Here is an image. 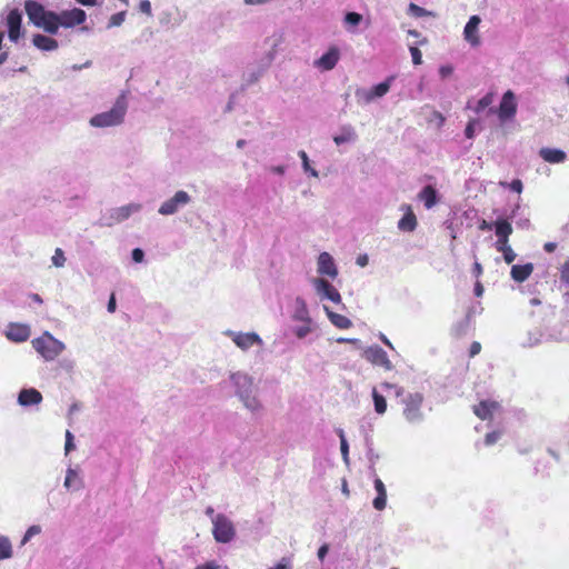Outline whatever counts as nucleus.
Wrapping results in <instances>:
<instances>
[{
    "mask_svg": "<svg viewBox=\"0 0 569 569\" xmlns=\"http://www.w3.org/2000/svg\"><path fill=\"white\" fill-rule=\"evenodd\" d=\"M229 379L234 388V395L242 406L253 416H261L264 406L259 398V390L252 376L244 371L231 372Z\"/></svg>",
    "mask_w": 569,
    "mask_h": 569,
    "instance_id": "nucleus-1",
    "label": "nucleus"
},
{
    "mask_svg": "<svg viewBox=\"0 0 569 569\" xmlns=\"http://www.w3.org/2000/svg\"><path fill=\"white\" fill-rule=\"evenodd\" d=\"M128 111L126 93H121L114 101L111 109L97 113L90 118L89 124L93 128L106 129L121 126Z\"/></svg>",
    "mask_w": 569,
    "mask_h": 569,
    "instance_id": "nucleus-2",
    "label": "nucleus"
},
{
    "mask_svg": "<svg viewBox=\"0 0 569 569\" xmlns=\"http://www.w3.org/2000/svg\"><path fill=\"white\" fill-rule=\"evenodd\" d=\"M24 9L29 21L37 28L42 29L49 34L58 33L59 20L57 12L47 10L41 3L33 0L26 1Z\"/></svg>",
    "mask_w": 569,
    "mask_h": 569,
    "instance_id": "nucleus-3",
    "label": "nucleus"
},
{
    "mask_svg": "<svg viewBox=\"0 0 569 569\" xmlns=\"http://www.w3.org/2000/svg\"><path fill=\"white\" fill-rule=\"evenodd\" d=\"M36 352L47 362L54 361L64 350L66 345L51 332L44 331L41 336L31 340Z\"/></svg>",
    "mask_w": 569,
    "mask_h": 569,
    "instance_id": "nucleus-4",
    "label": "nucleus"
},
{
    "mask_svg": "<svg viewBox=\"0 0 569 569\" xmlns=\"http://www.w3.org/2000/svg\"><path fill=\"white\" fill-rule=\"evenodd\" d=\"M425 397L421 392H408L401 399L402 416L412 426L423 422L426 416L422 409Z\"/></svg>",
    "mask_w": 569,
    "mask_h": 569,
    "instance_id": "nucleus-5",
    "label": "nucleus"
},
{
    "mask_svg": "<svg viewBox=\"0 0 569 569\" xmlns=\"http://www.w3.org/2000/svg\"><path fill=\"white\" fill-rule=\"evenodd\" d=\"M142 209L141 203L131 202L121 207L111 209L107 216L101 218V224L111 227L129 219L132 214L140 212Z\"/></svg>",
    "mask_w": 569,
    "mask_h": 569,
    "instance_id": "nucleus-6",
    "label": "nucleus"
},
{
    "mask_svg": "<svg viewBox=\"0 0 569 569\" xmlns=\"http://www.w3.org/2000/svg\"><path fill=\"white\" fill-rule=\"evenodd\" d=\"M310 283L321 301L329 300L336 305L342 302L340 292L328 279L312 278Z\"/></svg>",
    "mask_w": 569,
    "mask_h": 569,
    "instance_id": "nucleus-7",
    "label": "nucleus"
},
{
    "mask_svg": "<svg viewBox=\"0 0 569 569\" xmlns=\"http://www.w3.org/2000/svg\"><path fill=\"white\" fill-rule=\"evenodd\" d=\"M191 202V196L184 190H178L171 198L164 200L158 213L161 216H173Z\"/></svg>",
    "mask_w": 569,
    "mask_h": 569,
    "instance_id": "nucleus-8",
    "label": "nucleus"
},
{
    "mask_svg": "<svg viewBox=\"0 0 569 569\" xmlns=\"http://www.w3.org/2000/svg\"><path fill=\"white\" fill-rule=\"evenodd\" d=\"M213 525V537L218 542L228 543L230 542L234 536V527L232 522L222 513H219L212 519Z\"/></svg>",
    "mask_w": 569,
    "mask_h": 569,
    "instance_id": "nucleus-9",
    "label": "nucleus"
},
{
    "mask_svg": "<svg viewBox=\"0 0 569 569\" xmlns=\"http://www.w3.org/2000/svg\"><path fill=\"white\" fill-rule=\"evenodd\" d=\"M223 335L229 337L241 351H248L254 346H263V340L257 332L226 330Z\"/></svg>",
    "mask_w": 569,
    "mask_h": 569,
    "instance_id": "nucleus-10",
    "label": "nucleus"
},
{
    "mask_svg": "<svg viewBox=\"0 0 569 569\" xmlns=\"http://www.w3.org/2000/svg\"><path fill=\"white\" fill-rule=\"evenodd\" d=\"M317 272L320 276L319 278H329L335 280L339 270L336 264L333 257L329 252H321L317 258Z\"/></svg>",
    "mask_w": 569,
    "mask_h": 569,
    "instance_id": "nucleus-11",
    "label": "nucleus"
},
{
    "mask_svg": "<svg viewBox=\"0 0 569 569\" xmlns=\"http://www.w3.org/2000/svg\"><path fill=\"white\" fill-rule=\"evenodd\" d=\"M6 338L14 343H22L29 340L31 327L28 323L9 322L4 330Z\"/></svg>",
    "mask_w": 569,
    "mask_h": 569,
    "instance_id": "nucleus-12",
    "label": "nucleus"
},
{
    "mask_svg": "<svg viewBox=\"0 0 569 569\" xmlns=\"http://www.w3.org/2000/svg\"><path fill=\"white\" fill-rule=\"evenodd\" d=\"M363 357L367 361L375 366H380L390 371L393 369L387 352L379 346H370L363 351Z\"/></svg>",
    "mask_w": 569,
    "mask_h": 569,
    "instance_id": "nucleus-13",
    "label": "nucleus"
},
{
    "mask_svg": "<svg viewBox=\"0 0 569 569\" xmlns=\"http://www.w3.org/2000/svg\"><path fill=\"white\" fill-rule=\"evenodd\" d=\"M86 19L87 13L82 9L73 8L71 10H63L58 13V27L73 28L76 26L82 24Z\"/></svg>",
    "mask_w": 569,
    "mask_h": 569,
    "instance_id": "nucleus-14",
    "label": "nucleus"
},
{
    "mask_svg": "<svg viewBox=\"0 0 569 569\" xmlns=\"http://www.w3.org/2000/svg\"><path fill=\"white\" fill-rule=\"evenodd\" d=\"M517 112L516 96L511 90L503 93L500 101L498 117L501 121L511 119Z\"/></svg>",
    "mask_w": 569,
    "mask_h": 569,
    "instance_id": "nucleus-15",
    "label": "nucleus"
},
{
    "mask_svg": "<svg viewBox=\"0 0 569 569\" xmlns=\"http://www.w3.org/2000/svg\"><path fill=\"white\" fill-rule=\"evenodd\" d=\"M340 60V50L332 46L319 59L313 61V67L321 71L332 70Z\"/></svg>",
    "mask_w": 569,
    "mask_h": 569,
    "instance_id": "nucleus-16",
    "label": "nucleus"
},
{
    "mask_svg": "<svg viewBox=\"0 0 569 569\" xmlns=\"http://www.w3.org/2000/svg\"><path fill=\"white\" fill-rule=\"evenodd\" d=\"M22 14L18 9H12L7 16L8 37L12 42H17L21 37Z\"/></svg>",
    "mask_w": 569,
    "mask_h": 569,
    "instance_id": "nucleus-17",
    "label": "nucleus"
},
{
    "mask_svg": "<svg viewBox=\"0 0 569 569\" xmlns=\"http://www.w3.org/2000/svg\"><path fill=\"white\" fill-rule=\"evenodd\" d=\"M480 22L479 16H471L463 28V38L471 47L480 44V37L478 34Z\"/></svg>",
    "mask_w": 569,
    "mask_h": 569,
    "instance_id": "nucleus-18",
    "label": "nucleus"
},
{
    "mask_svg": "<svg viewBox=\"0 0 569 569\" xmlns=\"http://www.w3.org/2000/svg\"><path fill=\"white\" fill-rule=\"evenodd\" d=\"M400 210L403 212L402 218L398 221L397 227L402 232H412L418 226L417 217L410 204H401Z\"/></svg>",
    "mask_w": 569,
    "mask_h": 569,
    "instance_id": "nucleus-19",
    "label": "nucleus"
},
{
    "mask_svg": "<svg viewBox=\"0 0 569 569\" xmlns=\"http://www.w3.org/2000/svg\"><path fill=\"white\" fill-rule=\"evenodd\" d=\"M63 487L68 491H80L84 488V479L79 468L69 467L66 470Z\"/></svg>",
    "mask_w": 569,
    "mask_h": 569,
    "instance_id": "nucleus-20",
    "label": "nucleus"
},
{
    "mask_svg": "<svg viewBox=\"0 0 569 569\" xmlns=\"http://www.w3.org/2000/svg\"><path fill=\"white\" fill-rule=\"evenodd\" d=\"M42 401V395L34 388H24L18 395V403L22 407L39 405Z\"/></svg>",
    "mask_w": 569,
    "mask_h": 569,
    "instance_id": "nucleus-21",
    "label": "nucleus"
},
{
    "mask_svg": "<svg viewBox=\"0 0 569 569\" xmlns=\"http://www.w3.org/2000/svg\"><path fill=\"white\" fill-rule=\"evenodd\" d=\"M358 140L356 129L351 124H343L340 127L339 132L333 136V142L337 146L346 143H355Z\"/></svg>",
    "mask_w": 569,
    "mask_h": 569,
    "instance_id": "nucleus-22",
    "label": "nucleus"
},
{
    "mask_svg": "<svg viewBox=\"0 0 569 569\" xmlns=\"http://www.w3.org/2000/svg\"><path fill=\"white\" fill-rule=\"evenodd\" d=\"M293 321L299 322H311L313 321L310 317V312L307 306V302L303 298L297 297L295 299V309L291 316Z\"/></svg>",
    "mask_w": 569,
    "mask_h": 569,
    "instance_id": "nucleus-23",
    "label": "nucleus"
},
{
    "mask_svg": "<svg viewBox=\"0 0 569 569\" xmlns=\"http://www.w3.org/2000/svg\"><path fill=\"white\" fill-rule=\"evenodd\" d=\"M273 59H274V51L267 52L264 54V57L261 59V61L259 62L258 68L256 70L249 72L248 81L251 83L257 81L264 73V71L271 66Z\"/></svg>",
    "mask_w": 569,
    "mask_h": 569,
    "instance_id": "nucleus-24",
    "label": "nucleus"
},
{
    "mask_svg": "<svg viewBox=\"0 0 569 569\" xmlns=\"http://www.w3.org/2000/svg\"><path fill=\"white\" fill-rule=\"evenodd\" d=\"M32 44L42 51H54L59 47L56 39L40 33L32 37Z\"/></svg>",
    "mask_w": 569,
    "mask_h": 569,
    "instance_id": "nucleus-25",
    "label": "nucleus"
},
{
    "mask_svg": "<svg viewBox=\"0 0 569 569\" xmlns=\"http://www.w3.org/2000/svg\"><path fill=\"white\" fill-rule=\"evenodd\" d=\"M539 156L549 163H562L567 159L565 151L555 148H541Z\"/></svg>",
    "mask_w": 569,
    "mask_h": 569,
    "instance_id": "nucleus-26",
    "label": "nucleus"
},
{
    "mask_svg": "<svg viewBox=\"0 0 569 569\" xmlns=\"http://www.w3.org/2000/svg\"><path fill=\"white\" fill-rule=\"evenodd\" d=\"M418 199L423 202L427 209H431L438 202L437 190L430 184L425 186L418 193Z\"/></svg>",
    "mask_w": 569,
    "mask_h": 569,
    "instance_id": "nucleus-27",
    "label": "nucleus"
},
{
    "mask_svg": "<svg viewBox=\"0 0 569 569\" xmlns=\"http://www.w3.org/2000/svg\"><path fill=\"white\" fill-rule=\"evenodd\" d=\"M533 271V264L528 262L525 264H513L511 268V278L517 282L526 281Z\"/></svg>",
    "mask_w": 569,
    "mask_h": 569,
    "instance_id": "nucleus-28",
    "label": "nucleus"
},
{
    "mask_svg": "<svg viewBox=\"0 0 569 569\" xmlns=\"http://www.w3.org/2000/svg\"><path fill=\"white\" fill-rule=\"evenodd\" d=\"M373 483H375V489L378 493V496L372 501L373 508L377 510H383L386 508V503H387L386 487L380 478H376Z\"/></svg>",
    "mask_w": 569,
    "mask_h": 569,
    "instance_id": "nucleus-29",
    "label": "nucleus"
},
{
    "mask_svg": "<svg viewBox=\"0 0 569 569\" xmlns=\"http://www.w3.org/2000/svg\"><path fill=\"white\" fill-rule=\"evenodd\" d=\"M498 408V403L495 401H481L478 406L473 407V412L477 417L482 420L489 419L492 412Z\"/></svg>",
    "mask_w": 569,
    "mask_h": 569,
    "instance_id": "nucleus-30",
    "label": "nucleus"
},
{
    "mask_svg": "<svg viewBox=\"0 0 569 569\" xmlns=\"http://www.w3.org/2000/svg\"><path fill=\"white\" fill-rule=\"evenodd\" d=\"M323 310L335 327L339 329H348L352 326V322L349 318L333 312L329 307L323 306Z\"/></svg>",
    "mask_w": 569,
    "mask_h": 569,
    "instance_id": "nucleus-31",
    "label": "nucleus"
},
{
    "mask_svg": "<svg viewBox=\"0 0 569 569\" xmlns=\"http://www.w3.org/2000/svg\"><path fill=\"white\" fill-rule=\"evenodd\" d=\"M393 81H395V76H390L385 81L370 88L373 98L378 99V98H382L383 96H386L389 92L390 87Z\"/></svg>",
    "mask_w": 569,
    "mask_h": 569,
    "instance_id": "nucleus-32",
    "label": "nucleus"
},
{
    "mask_svg": "<svg viewBox=\"0 0 569 569\" xmlns=\"http://www.w3.org/2000/svg\"><path fill=\"white\" fill-rule=\"evenodd\" d=\"M495 231L497 237L508 238L512 233L513 229L508 219H498L495 222Z\"/></svg>",
    "mask_w": 569,
    "mask_h": 569,
    "instance_id": "nucleus-33",
    "label": "nucleus"
},
{
    "mask_svg": "<svg viewBox=\"0 0 569 569\" xmlns=\"http://www.w3.org/2000/svg\"><path fill=\"white\" fill-rule=\"evenodd\" d=\"M316 328L315 321L311 322H302L301 326H296L292 328V332L298 339H303L308 335H310Z\"/></svg>",
    "mask_w": 569,
    "mask_h": 569,
    "instance_id": "nucleus-34",
    "label": "nucleus"
},
{
    "mask_svg": "<svg viewBox=\"0 0 569 569\" xmlns=\"http://www.w3.org/2000/svg\"><path fill=\"white\" fill-rule=\"evenodd\" d=\"M372 399L375 405V411L378 415H383L387 410V401L386 398L380 395L376 388L372 389Z\"/></svg>",
    "mask_w": 569,
    "mask_h": 569,
    "instance_id": "nucleus-35",
    "label": "nucleus"
},
{
    "mask_svg": "<svg viewBox=\"0 0 569 569\" xmlns=\"http://www.w3.org/2000/svg\"><path fill=\"white\" fill-rule=\"evenodd\" d=\"M298 156L301 159V164H302L303 171L306 173H308L310 177L318 178L319 177V172L313 167H311L310 160H309V157H308L307 152L303 151V150H300L298 152Z\"/></svg>",
    "mask_w": 569,
    "mask_h": 569,
    "instance_id": "nucleus-36",
    "label": "nucleus"
},
{
    "mask_svg": "<svg viewBox=\"0 0 569 569\" xmlns=\"http://www.w3.org/2000/svg\"><path fill=\"white\" fill-rule=\"evenodd\" d=\"M542 333L539 330L529 331L521 342L522 347L532 348L541 342Z\"/></svg>",
    "mask_w": 569,
    "mask_h": 569,
    "instance_id": "nucleus-37",
    "label": "nucleus"
},
{
    "mask_svg": "<svg viewBox=\"0 0 569 569\" xmlns=\"http://www.w3.org/2000/svg\"><path fill=\"white\" fill-rule=\"evenodd\" d=\"M12 557V545L8 537L0 536V560Z\"/></svg>",
    "mask_w": 569,
    "mask_h": 569,
    "instance_id": "nucleus-38",
    "label": "nucleus"
},
{
    "mask_svg": "<svg viewBox=\"0 0 569 569\" xmlns=\"http://www.w3.org/2000/svg\"><path fill=\"white\" fill-rule=\"evenodd\" d=\"M362 21V16L358 12H348L345 16L343 22L348 30L356 28Z\"/></svg>",
    "mask_w": 569,
    "mask_h": 569,
    "instance_id": "nucleus-39",
    "label": "nucleus"
},
{
    "mask_svg": "<svg viewBox=\"0 0 569 569\" xmlns=\"http://www.w3.org/2000/svg\"><path fill=\"white\" fill-rule=\"evenodd\" d=\"M337 435L340 439V451L342 459L346 463H349V445L345 436V431L342 429H337Z\"/></svg>",
    "mask_w": 569,
    "mask_h": 569,
    "instance_id": "nucleus-40",
    "label": "nucleus"
},
{
    "mask_svg": "<svg viewBox=\"0 0 569 569\" xmlns=\"http://www.w3.org/2000/svg\"><path fill=\"white\" fill-rule=\"evenodd\" d=\"M355 94H356L358 102H360V103L368 104L375 100L371 89L358 88L356 90Z\"/></svg>",
    "mask_w": 569,
    "mask_h": 569,
    "instance_id": "nucleus-41",
    "label": "nucleus"
},
{
    "mask_svg": "<svg viewBox=\"0 0 569 569\" xmlns=\"http://www.w3.org/2000/svg\"><path fill=\"white\" fill-rule=\"evenodd\" d=\"M408 13L416 18H422L432 14L430 11L412 2L408 6Z\"/></svg>",
    "mask_w": 569,
    "mask_h": 569,
    "instance_id": "nucleus-42",
    "label": "nucleus"
},
{
    "mask_svg": "<svg viewBox=\"0 0 569 569\" xmlns=\"http://www.w3.org/2000/svg\"><path fill=\"white\" fill-rule=\"evenodd\" d=\"M124 20H126V11L114 13L110 17L107 28L110 29L113 27H119L124 22Z\"/></svg>",
    "mask_w": 569,
    "mask_h": 569,
    "instance_id": "nucleus-43",
    "label": "nucleus"
},
{
    "mask_svg": "<svg viewBox=\"0 0 569 569\" xmlns=\"http://www.w3.org/2000/svg\"><path fill=\"white\" fill-rule=\"evenodd\" d=\"M470 322V313L466 318L453 327L456 336H463L467 333Z\"/></svg>",
    "mask_w": 569,
    "mask_h": 569,
    "instance_id": "nucleus-44",
    "label": "nucleus"
},
{
    "mask_svg": "<svg viewBox=\"0 0 569 569\" xmlns=\"http://www.w3.org/2000/svg\"><path fill=\"white\" fill-rule=\"evenodd\" d=\"M64 252L61 248L54 250V254L51 258L52 264L57 268H62L66 263Z\"/></svg>",
    "mask_w": 569,
    "mask_h": 569,
    "instance_id": "nucleus-45",
    "label": "nucleus"
},
{
    "mask_svg": "<svg viewBox=\"0 0 569 569\" xmlns=\"http://www.w3.org/2000/svg\"><path fill=\"white\" fill-rule=\"evenodd\" d=\"M492 103V94L488 93L485 97H482L480 100H478L477 106L475 107V111L477 113L482 112L487 107H489Z\"/></svg>",
    "mask_w": 569,
    "mask_h": 569,
    "instance_id": "nucleus-46",
    "label": "nucleus"
},
{
    "mask_svg": "<svg viewBox=\"0 0 569 569\" xmlns=\"http://www.w3.org/2000/svg\"><path fill=\"white\" fill-rule=\"evenodd\" d=\"M41 532V527L38 525L30 526L21 540V545H26L32 537Z\"/></svg>",
    "mask_w": 569,
    "mask_h": 569,
    "instance_id": "nucleus-47",
    "label": "nucleus"
},
{
    "mask_svg": "<svg viewBox=\"0 0 569 569\" xmlns=\"http://www.w3.org/2000/svg\"><path fill=\"white\" fill-rule=\"evenodd\" d=\"M409 51L412 58L413 64L418 66L422 63V53L416 46H410Z\"/></svg>",
    "mask_w": 569,
    "mask_h": 569,
    "instance_id": "nucleus-48",
    "label": "nucleus"
},
{
    "mask_svg": "<svg viewBox=\"0 0 569 569\" xmlns=\"http://www.w3.org/2000/svg\"><path fill=\"white\" fill-rule=\"evenodd\" d=\"M73 440H74L73 435L71 433V431L67 430L66 431V443H64L66 455H68L70 451H72L76 448Z\"/></svg>",
    "mask_w": 569,
    "mask_h": 569,
    "instance_id": "nucleus-49",
    "label": "nucleus"
},
{
    "mask_svg": "<svg viewBox=\"0 0 569 569\" xmlns=\"http://www.w3.org/2000/svg\"><path fill=\"white\" fill-rule=\"evenodd\" d=\"M560 280L569 287V259L562 264L560 269Z\"/></svg>",
    "mask_w": 569,
    "mask_h": 569,
    "instance_id": "nucleus-50",
    "label": "nucleus"
},
{
    "mask_svg": "<svg viewBox=\"0 0 569 569\" xmlns=\"http://www.w3.org/2000/svg\"><path fill=\"white\" fill-rule=\"evenodd\" d=\"M500 437H501V432H499V431L489 432L486 435L485 443L487 446H492L500 439Z\"/></svg>",
    "mask_w": 569,
    "mask_h": 569,
    "instance_id": "nucleus-51",
    "label": "nucleus"
},
{
    "mask_svg": "<svg viewBox=\"0 0 569 569\" xmlns=\"http://www.w3.org/2000/svg\"><path fill=\"white\" fill-rule=\"evenodd\" d=\"M500 252L503 254V259L507 263L513 262L517 257L516 252L512 250L511 247L506 248L505 250H502Z\"/></svg>",
    "mask_w": 569,
    "mask_h": 569,
    "instance_id": "nucleus-52",
    "label": "nucleus"
},
{
    "mask_svg": "<svg viewBox=\"0 0 569 569\" xmlns=\"http://www.w3.org/2000/svg\"><path fill=\"white\" fill-rule=\"evenodd\" d=\"M495 247L497 249V251H502L505 250L506 248H509V239L508 238H502V237H497V241L495 243Z\"/></svg>",
    "mask_w": 569,
    "mask_h": 569,
    "instance_id": "nucleus-53",
    "label": "nucleus"
},
{
    "mask_svg": "<svg viewBox=\"0 0 569 569\" xmlns=\"http://www.w3.org/2000/svg\"><path fill=\"white\" fill-rule=\"evenodd\" d=\"M131 257L134 262L140 263L144 259V252L142 249L136 248L132 250Z\"/></svg>",
    "mask_w": 569,
    "mask_h": 569,
    "instance_id": "nucleus-54",
    "label": "nucleus"
},
{
    "mask_svg": "<svg viewBox=\"0 0 569 569\" xmlns=\"http://www.w3.org/2000/svg\"><path fill=\"white\" fill-rule=\"evenodd\" d=\"M139 10L148 16H151V2L149 0H141L139 4Z\"/></svg>",
    "mask_w": 569,
    "mask_h": 569,
    "instance_id": "nucleus-55",
    "label": "nucleus"
},
{
    "mask_svg": "<svg viewBox=\"0 0 569 569\" xmlns=\"http://www.w3.org/2000/svg\"><path fill=\"white\" fill-rule=\"evenodd\" d=\"M408 34L415 38H420V40L417 42L419 46H425L428 42L427 38L421 37V33L415 29L408 30Z\"/></svg>",
    "mask_w": 569,
    "mask_h": 569,
    "instance_id": "nucleus-56",
    "label": "nucleus"
},
{
    "mask_svg": "<svg viewBox=\"0 0 569 569\" xmlns=\"http://www.w3.org/2000/svg\"><path fill=\"white\" fill-rule=\"evenodd\" d=\"M475 120L469 121V123L466 127L465 134L468 139H472L475 137Z\"/></svg>",
    "mask_w": 569,
    "mask_h": 569,
    "instance_id": "nucleus-57",
    "label": "nucleus"
},
{
    "mask_svg": "<svg viewBox=\"0 0 569 569\" xmlns=\"http://www.w3.org/2000/svg\"><path fill=\"white\" fill-rule=\"evenodd\" d=\"M509 188L512 191L520 193L522 191L523 186H522V182L519 179H516V180H512L509 183Z\"/></svg>",
    "mask_w": 569,
    "mask_h": 569,
    "instance_id": "nucleus-58",
    "label": "nucleus"
},
{
    "mask_svg": "<svg viewBox=\"0 0 569 569\" xmlns=\"http://www.w3.org/2000/svg\"><path fill=\"white\" fill-rule=\"evenodd\" d=\"M453 72V68L451 66H441L439 68V73L441 76V78H447L449 77L451 73Z\"/></svg>",
    "mask_w": 569,
    "mask_h": 569,
    "instance_id": "nucleus-59",
    "label": "nucleus"
},
{
    "mask_svg": "<svg viewBox=\"0 0 569 569\" xmlns=\"http://www.w3.org/2000/svg\"><path fill=\"white\" fill-rule=\"evenodd\" d=\"M356 263L359 267L363 268V267H366L369 263V257L367 254H359L357 257Z\"/></svg>",
    "mask_w": 569,
    "mask_h": 569,
    "instance_id": "nucleus-60",
    "label": "nucleus"
},
{
    "mask_svg": "<svg viewBox=\"0 0 569 569\" xmlns=\"http://www.w3.org/2000/svg\"><path fill=\"white\" fill-rule=\"evenodd\" d=\"M194 569H219V565L216 561H209L204 565L197 566Z\"/></svg>",
    "mask_w": 569,
    "mask_h": 569,
    "instance_id": "nucleus-61",
    "label": "nucleus"
},
{
    "mask_svg": "<svg viewBox=\"0 0 569 569\" xmlns=\"http://www.w3.org/2000/svg\"><path fill=\"white\" fill-rule=\"evenodd\" d=\"M328 551H329V546H328V545H322V546L318 549V553H317V556H318L319 560H321V561H322V560L325 559V557L327 556Z\"/></svg>",
    "mask_w": 569,
    "mask_h": 569,
    "instance_id": "nucleus-62",
    "label": "nucleus"
},
{
    "mask_svg": "<svg viewBox=\"0 0 569 569\" xmlns=\"http://www.w3.org/2000/svg\"><path fill=\"white\" fill-rule=\"evenodd\" d=\"M116 308H117L116 298H114V295L112 293L108 301L107 309L109 312L113 313L116 311Z\"/></svg>",
    "mask_w": 569,
    "mask_h": 569,
    "instance_id": "nucleus-63",
    "label": "nucleus"
},
{
    "mask_svg": "<svg viewBox=\"0 0 569 569\" xmlns=\"http://www.w3.org/2000/svg\"><path fill=\"white\" fill-rule=\"evenodd\" d=\"M481 350V345L479 342H472L471 347H470V356L473 357L476 355H478Z\"/></svg>",
    "mask_w": 569,
    "mask_h": 569,
    "instance_id": "nucleus-64",
    "label": "nucleus"
}]
</instances>
